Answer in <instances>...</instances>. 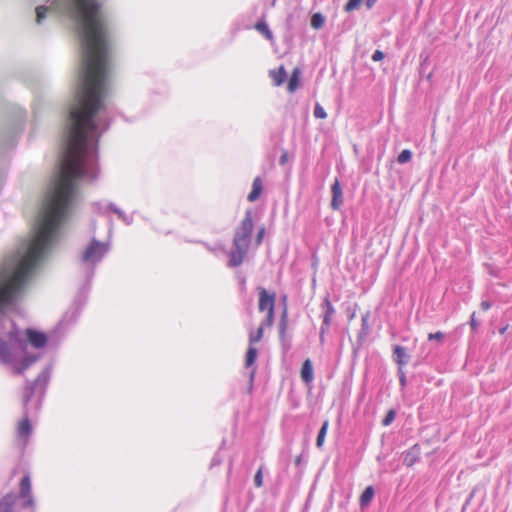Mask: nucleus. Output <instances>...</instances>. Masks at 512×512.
Segmentation results:
<instances>
[{
	"instance_id": "412c9836",
	"label": "nucleus",
	"mask_w": 512,
	"mask_h": 512,
	"mask_svg": "<svg viewBox=\"0 0 512 512\" xmlns=\"http://www.w3.org/2000/svg\"><path fill=\"white\" fill-rule=\"evenodd\" d=\"M328 426H329V421L325 420L322 424V427L319 430V433H318V436L316 439V446L318 448H321L323 446L325 436L327 434Z\"/></svg>"
},
{
	"instance_id": "f704fd0d",
	"label": "nucleus",
	"mask_w": 512,
	"mask_h": 512,
	"mask_svg": "<svg viewBox=\"0 0 512 512\" xmlns=\"http://www.w3.org/2000/svg\"><path fill=\"white\" fill-rule=\"evenodd\" d=\"M398 371H399V374H400V377H399L400 384H401V386H405V384H406V376H405V373H404V371L402 370V368H399V369H398Z\"/></svg>"
},
{
	"instance_id": "dca6fc26",
	"label": "nucleus",
	"mask_w": 512,
	"mask_h": 512,
	"mask_svg": "<svg viewBox=\"0 0 512 512\" xmlns=\"http://www.w3.org/2000/svg\"><path fill=\"white\" fill-rule=\"evenodd\" d=\"M261 191H262V183H261L260 178L257 177L253 181L252 191L249 193V195L247 197L248 200L250 202L256 201L259 198Z\"/></svg>"
},
{
	"instance_id": "f257e3e1",
	"label": "nucleus",
	"mask_w": 512,
	"mask_h": 512,
	"mask_svg": "<svg viewBox=\"0 0 512 512\" xmlns=\"http://www.w3.org/2000/svg\"><path fill=\"white\" fill-rule=\"evenodd\" d=\"M99 174L98 150H61L57 173L45 195L29 236L0 267V361L22 374L37 357L26 356L19 364L27 342L19 335L4 311L14 304L36 268L46 259L60 239L78 195V181L92 182Z\"/></svg>"
},
{
	"instance_id": "2f4dec72",
	"label": "nucleus",
	"mask_w": 512,
	"mask_h": 512,
	"mask_svg": "<svg viewBox=\"0 0 512 512\" xmlns=\"http://www.w3.org/2000/svg\"><path fill=\"white\" fill-rule=\"evenodd\" d=\"M384 58V53L380 50H376L372 55L373 61H380Z\"/></svg>"
},
{
	"instance_id": "7c9ffc66",
	"label": "nucleus",
	"mask_w": 512,
	"mask_h": 512,
	"mask_svg": "<svg viewBox=\"0 0 512 512\" xmlns=\"http://www.w3.org/2000/svg\"><path fill=\"white\" fill-rule=\"evenodd\" d=\"M273 321H274V311H268L266 320L264 321V323L262 325L263 326L266 325V326L270 327V326H272Z\"/></svg>"
},
{
	"instance_id": "e433bc0d",
	"label": "nucleus",
	"mask_w": 512,
	"mask_h": 512,
	"mask_svg": "<svg viewBox=\"0 0 512 512\" xmlns=\"http://www.w3.org/2000/svg\"><path fill=\"white\" fill-rule=\"evenodd\" d=\"M368 317H369V315H368V314H366V315H364V316L362 317V326H363V332H362V333H364V334H366V333H367V332H366V329H367V321H368Z\"/></svg>"
},
{
	"instance_id": "20e7f679",
	"label": "nucleus",
	"mask_w": 512,
	"mask_h": 512,
	"mask_svg": "<svg viewBox=\"0 0 512 512\" xmlns=\"http://www.w3.org/2000/svg\"><path fill=\"white\" fill-rule=\"evenodd\" d=\"M108 252V245L93 239L89 246L83 251L81 261L84 264L95 265Z\"/></svg>"
},
{
	"instance_id": "a19ab883",
	"label": "nucleus",
	"mask_w": 512,
	"mask_h": 512,
	"mask_svg": "<svg viewBox=\"0 0 512 512\" xmlns=\"http://www.w3.org/2000/svg\"><path fill=\"white\" fill-rule=\"evenodd\" d=\"M506 329H507V326H506V327H504V328H502V329L500 330V333H501V334H503V333L506 331Z\"/></svg>"
},
{
	"instance_id": "f03ea898",
	"label": "nucleus",
	"mask_w": 512,
	"mask_h": 512,
	"mask_svg": "<svg viewBox=\"0 0 512 512\" xmlns=\"http://www.w3.org/2000/svg\"><path fill=\"white\" fill-rule=\"evenodd\" d=\"M253 230L252 213L250 210L246 211L245 217L240 226L236 229L233 238V250L230 252L229 266L238 267L242 264L251 241V234Z\"/></svg>"
},
{
	"instance_id": "0eeeda50",
	"label": "nucleus",
	"mask_w": 512,
	"mask_h": 512,
	"mask_svg": "<svg viewBox=\"0 0 512 512\" xmlns=\"http://www.w3.org/2000/svg\"><path fill=\"white\" fill-rule=\"evenodd\" d=\"M332 192V200H331V207L334 210H338L341 205L343 204V193L342 188L340 185V182L338 179H335L334 183L331 187Z\"/></svg>"
},
{
	"instance_id": "c9c22d12",
	"label": "nucleus",
	"mask_w": 512,
	"mask_h": 512,
	"mask_svg": "<svg viewBox=\"0 0 512 512\" xmlns=\"http://www.w3.org/2000/svg\"><path fill=\"white\" fill-rule=\"evenodd\" d=\"M287 161H288V153H287V151H283L282 155L279 159V163H280V165H285L287 163Z\"/></svg>"
},
{
	"instance_id": "c756f323",
	"label": "nucleus",
	"mask_w": 512,
	"mask_h": 512,
	"mask_svg": "<svg viewBox=\"0 0 512 512\" xmlns=\"http://www.w3.org/2000/svg\"><path fill=\"white\" fill-rule=\"evenodd\" d=\"M254 483L256 487H261L263 484L262 469H259L254 477Z\"/></svg>"
},
{
	"instance_id": "72a5a7b5",
	"label": "nucleus",
	"mask_w": 512,
	"mask_h": 512,
	"mask_svg": "<svg viewBox=\"0 0 512 512\" xmlns=\"http://www.w3.org/2000/svg\"><path fill=\"white\" fill-rule=\"evenodd\" d=\"M470 325H471V328L473 331H476L479 326V323L476 321V318H475V312H473L471 315Z\"/></svg>"
},
{
	"instance_id": "1a4fd4ad",
	"label": "nucleus",
	"mask_w": 512,
	"mask_h": 512,
	"mask_svg": "<svg viewBox=\"0 0 512 512\" xmlns=\"http://www.w3.org/2000/svg\"><path fill=\"white\" fill-rule=\"evenodd\" d=\"M323 307L325 309V314H324V318H323V324L321 327V339H323V334L325 332V329L327 327H329V325L331 323L332 315L334 314V308L329 299L326 298L324 300Z\"/></svg>"
},
{
	"instance_id": "ea45409f",
	"label": "nucleus",
	"mask_w": 512,
	"mask_h": 512,
	"mask_svg": "<svg viewBox=\"0 0 512 512\" xmlns=\"http://www.w3.org/2000/svg\"><path fill=\"white\" fill-rule=\"evenodd\" d=\"M375 2H376V0H367L366 1V5H367L368 8H371L374 5Z\"/></svg>"
},
{
	"instance_id": "5701e85b",
	"label": "nucleus",
	"mask_w": 512,
	"mask_h": 512,
	"mask_svg": "<svg viewBox=\"0 0 512 512\" xmlns=\"http://www.w3.org/2000/svg\"><path fill=\"white\" fill-rule=\"evenodd\" d=\"M263 337V325H260L255 333H250L249 335V343L253 345L259 342Z\"/></svg>"
},
{
	"instance_id": "c85d7f7f",
	"label": "nucleus",
	"mask_w": 512,
	"mask_h": 512,
	"mask_svg": "<svg viewBox=\"0 0 512 512\" xmlns=\"http://www.w3.org/2000/svg\"><path fill=\"white\" fill-rule=\"evenodd\" d=\"M445 337V334L443 332H436V333H430L428 335V340L432 341V340H436L438 342H441Z\"/></svg>"
},
{
	"instance_id": "4c0bfd02",
	"label": "nucleus",
	"mask_w": 512,
	"mask_h": 512,
	"mask_svg": "<svg viewBox=\"0 0 512 512\" xmlns=\"http://www.w3.org/2000/svg\"><path fill=\"white\" fill-rule=\"evenodd\" d=\"M490 307H491L490 302H488V301H482V302H481V308H482L484 311H487L488 309H490Z\"/></svg>"
},
{
	"instance_id": "f8f14e48",
	"label": "nucleus",
	"mask_w": 512,
	"mask_h": 512,
	"mask_svg": "<svg viewBox=\"0 0 512 512\" xmlns=\"http://www.w3.org/2000/svg\"><path fill=\"white\" fill-rule=\"evenodd\" d=\"M287 325H288V315H287V310L284 309V311L281 315V320H280V324H279V336L283 343V346L285 347V350L289 349V344L286 343V338H285Z\"/></svg>"
},
{
	"instance_id": "9b49d317",
	"label": "nucleus",
	"mask_w": 512,
	"mask_h": 512,
	"mask_svg": "<svg viewBox=\"0 0 512 512\" xmlns=\"http://www.w3.org/2000/svg\"><path fill=\"white\" fill-rule=\"evenodd\" d=\"M419 456H420V448L417 445H415L405 453L404 458H403V463L406 466L410 467L418 461Z\"/></svg>"
},
{
	"instance_id": "a878e982",
	"label": "nucleus",
	"mask_w": 512,
	"mask_h": 512,
	"mask_svg": "<svg viewBox=\"0 0 512 512\" xmlns=\"http://www.w3.org/2000/svg\"><path fill=\"white\" fill-rule=\"evenodd\" d=\"M361 2H362V0H349L345 5V11L346 12L354 11L355 9H357L360 6Z\"/></svg>"
},
{
	"instance_id": "2eb2a0df",
	"label": "nucleus",
	"mask_w": 512,
	"mask_h": 512,
	"mask_svg": "<svg viewBox=\"0 0 512 512\" xmlns=\"http://www.w3.org/2000/svg\"><path fill=\"white\" fill-rule=\"evenodd\" d=\"M270 76L272 77L276 86H280L286 80L287 73L283 66H280L277 70L270 71Z\"/></svg>"
},
{
	"instance_id": "393cba45",
	"label": "nucleus",
	"mask_w": 512,
	"mask_h": 512,
	"mask_svg": "<svg viewBox=\"0 0 512 512\" xmlns=\"http://www.w3.org/2000/svg\"><path fill=\"white\" fill-rule=\"evenodd\" d=\"M109 208L112 212H114L115 214L118 215V217L120 219H122L123 221H125L127 224L130 223V219L126 216V214L120 210L119 208H117L114 204H110L109 205Z\"/></svg>"
},
{
	"instance_id": "7ed1b4c3",
	"label": "nucleus",
	"mask_w": 512,
	"mask_h": 512,
	"mask_svg": "<svg viewBox=\"0 0 512 512\" xmlns=\"http://www.w3.org/2000/svg\"><path fill=\"white\" fill-rule=\"evenodd\" d=\"M49 376V370L45 369L37 376L33 382L28 383L25 388L23 395L24 418L22 421H20L17 427V436L19 440L23 441V445L27 443L28 437L32 433V426L30 424L27 412V404L34 393L39 392L41 395L44 393L45 387L49 380Z\"/></svg>"
},
{
	"instance_id": "58836bf2",
	"label": "nucleus",
	"mask_w": 512,
	"mask_h": 512,
	"mask_svg": "<svg viewBox=\"0 0 512 512\" xmlns=\"http://www.w3.org/2000/svg\"><path fill=\"white\" fill-rule=\"evenodd\" d=\"M254 376H255V368L250 372V375H249L250 385H252V383H253Z\"/></svg>"
},
{
	"instance_id": "9d476101",
	"label": "nucleus",
	"mask_w": 512,
	"mask_h": 512,
	"mask_svg": "<svg viewBox=\"0 0 512 512\" xmlns=\"http://www.w3.org/2000/svg\"><path fill=\"white\" fill-rule=\"evenodd\" d=\"M393 357L399 368H402L409 362L410 356L403 346L396 345L394 347Z\"/></svg>"
},
{
	"instance_id": "473e14b6",
	"label": "nucleus",
	"mask_w": 512,
	"mask_h": 512,
	"mask_svg": "<svg viewBox=\"0 0 512 512\" xmlns=\"http://www.w3.org/2000/svg\"><path fill=\"white\" fill-rule=\"evenodd\" d=\"M264 233H265V228L264 227L260 228L258 233H257V236H256V244L257 245L261 244L263 236H264Z\"/></svg>"
},
{
	"instance_id": "4be33fe9",
	"label": "nucleus",
	"mask_w": 512,
	"mask_h": 512,
	"mask_svg": "<svg viewBox=\"0 0 512 512\" xmlns=\"http://www.w3.org/2000/svg\"><path fill=\"white\" fill-rule=\"evenodd\" d=\"M325 23V18L321 13H315L311 18V26L314 29H321Z\"/></svg>"
},
{
	"instance_id": "39448f33",
	"label": "nucleus",
	"mask_w": 512,
	"mask_h": 512,
	"mask_svg": "<svg viewBox=\"0 0 512 512\" xmlns=\"http://www.w3.org/2000/svg\"><path fill=\"white\" fill-rule=\"evenodd\" d=\"M275 294H269L266 289L259 288V310L274 311Z\"/></svg>"
},
{
	"instance_id": "b1692460",
	"label": "nucleus",
	"mask_w": 512,
	"mask_h": 512,
	"mask_svg": "<svg viewBox=\"0 0 512 512\" xmlns=\"http://www.w3.org/2000/svg\"><path fill=\"white\" fill-rule=\"evenodd\" d=\"M412 159V152L409 149H404L397 157L399 164H405Z\"/></svg>"
},
{
	"instance_id": "f3484780",
	"label": "nucleus",
	"mask_w": 512,
	"mask_h": 512,
	"mask_svg": "<svg viewBox=\"0 0 512 512\" xmlns=\"http://www.w3.org/2000/svg\"><path fill=\"white\" fill-rule=\"evenodd\" d=\"M299 76H300V69L299 68H295L292 72V75L289 79V82H288V90L289 92H294L298 85H299Z\"/></svg>"
},
{
	"instance_id": "4468645a",
	"label": "nucleus",
	"mask_w": 512,
	"mask_h": 512,
	"mask_svg": "<svg viewBox=\"0 0 512 512\" xmlns=\"http://www.w3.org/2000/svg\"><path fill=\"white\" fill-rule=\"evenodd\" d=\"M16 496L14 494H7L0 501V512H13V505L15 503Z\"/></svg>"
},
{
	"instance_id": "aec40b11",
	"label": "nucleus",
	"mask_w": 512,
	"mask_h": 512,
	"mask_svg": "<svg viewBox=\"0 0 512 512\" xmlns=\"http://www.w3.org/2000/svg\"><path fill=\"white\" fill-rule=\"evenodd\" d=\"M373 496H374L373 487L372 486L366 487V489L364 490V492L362 493V495L360 497V505L367 506L371 502Z\"/></svg>"
},
{
	"instance_id": "cd10ccee",
	"label": "nucleus",
	"mask_w": 512,
	"mask_h": 512,
	"mask_svg": "<svg viewBox=\"0 0 512 512\" xmlns=\"http://www.w3.org/2000/svg\"><path fill=\"white\" fill-rule=\"evenodd\" d=\"M396 413L394 410H389L384 419L382 420V424L384 426L390 425L395 419Z\"/></svg>"
},
{
	"instance_id": "a211bd4d",
	"label": "nucleus",
	"mask_w": 512,
	"mask_h": 512,
	"mask_svg": "<svg viewBox=\"0 0 512 512\" xmlns=\"http://www.w3.org/2000/svg\"><path fill=\"white\" fill-rule=\"evenodd\" d=\"M255 29L262 33L269 41L273 40V34L270 31L268 25L264 21H259L255 25Z\"/></svg>"
},
{
	"instance_id": "bb28decb",
	"label": "nucleus",
	"mask_w": 512,
	"mask_h": 512,
	"mask_svg": "<svg viewBox=\"0 0 512 512\" xmlns=\"http://www.w3.org/2000/svg\"><path fill=\"white\" fill-rule=\"evenodd\" d=\"M314 116L319 119H325L327 117V113L322 106L316 104L314 108Z\"/></svg>"
},
{
	"instance_id": "ddd939ff",
	"label": "nucleus",
	"mask_w": 512,
	"mask_h": 512,
	"mask_svg": "<svg viewBox=\"0 0 512 512\" xmlns=\"http://www.w3.org/2000/svg\"><path fill=\"white\" fill-rule=\"evenodd\" d=\"M301 377L304 382L309 383L313 379V367L310 359H306L302 365Z\"/></svg>"
},
{
	"instance_id": "6e6552de",
	"label": "nucleus",
	"mask_w": 512,
	"mask_h": 512,
	"mask_svg": "<svg viewBox=\"0 0 512 512\" xmlns=\"http://www.w3.org/2000/svg\"><path fill=\"white\" fill-rule=\"evenodd\" d=\"M31 491V480L28 475L24 476L20 482V496L23 498L28 497V500L24 503V506H32L33 499L30 496Z\"/></svg>"
},
{
	"instance_id": "6ab92c4d",
	"label": "nucleus",
	"mask_w": 512,
	"mask_h": 512,
	"mask_svg": "<svg viewBox=\"0 0 512 512\" xmlns=\"http://www.w3.org/2000/svg\"><path fill=\"white\" fill-rule=\"evenodd\" d=\"M257 355H258L257 349L255 347H253L252 345H250L246 352L245 366L246 367L252 366L257 358Z\"/></svg>"
},
{
	"instance_id": "423d86ee",
	"label": "nucleus",
	"mask_w": 512,
	"mask_h": 512,
	"mask_svg": "<svg viewBox=\"0 0 512 512\" xmlns=\"http://www.w3.org/2000/svg\"><path fill=\"white\" fill-rule=\"evenodd\" d=\"M26 337L27 341L34 347V348H42L47 343V336L45 333L33 330V329H27L26 330Z\"/></svg>"
}]
</instances>
